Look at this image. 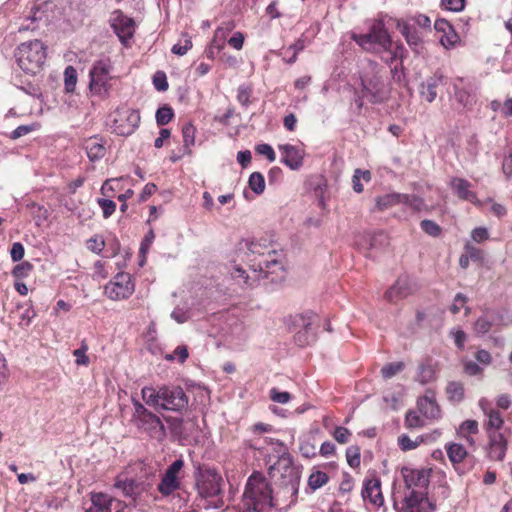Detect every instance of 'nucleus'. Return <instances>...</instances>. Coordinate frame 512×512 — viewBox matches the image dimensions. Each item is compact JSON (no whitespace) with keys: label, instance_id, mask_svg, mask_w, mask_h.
Instances as JSON below:
<instances>
[{"label":"nucleus","instance_id":"9d476101","mask_svg":"<svg viewBox=\"0 0 512 512\" xmlns=\"http://www.w3.org/2000/svg\"><path fill=\"white\" fill-rule=\"evenodd\" d=\"M363 97L373 103H383L388 98V89L383 78L376 74L361 78Z\"/></svg>","mask_w":512,"mask_h":512},{"label":"nucleus","instance_id":"bb28decb","mask_svg":"<svg viewBox=\"0 0 512 512\" xmlns=\"http://www.w3.org/2000/svg\"><path fill=\"white\" fill-rule=\"evenodd\" d=\"M450 186L453 192L462 200H466L469 202H476L477 196L474 192L470 191L471 183L459 177H454L450 181Z\"/></svg>","mask_w":512,"mask_h":512},{"label":"nucleus","instance_id":"052dcab7","mask_svg":"<svg viewBox=\"0 0 512 512\" xmlns=\"http://www.w3.org/2000/svg\"><path fill=\"white\" fill-rule=\"evenodd\" d=\"M405 424L408 428H418L422 427L423 421L420 419L419 415L414 411H408L405 418Z\"/></svg>","mask_w":512,"mask_h":512},{"label":"nucleus","instance_id":"4d7b16f0","mask_svg":"<svg viewBox=\"0 0 512 512\" xmlns=\"http://www.w3.org/2000/svg\"><path fill=\"white\" fill-rule=\"evenodd\" d=\"M466 0H441V6L452 12H460L465 7Z\"/></svg>","mask_w":512,"mask_h":512},{"label":"nucleus","instance_id":"39448f33","mask_svg":"<svg viewBox=\"0 0 512 512\" xmlns=\"http://www.w3.org/2000/svg\"><path fill=\"white\" fill-rule=\"evenodd\" d=\"M223 479L215 469L197 468L195 473V486L202 498H213L221 495Z\"/></svg>","mask_w":512,"mask_h":512},{"label":"nucleus","instance_id":"a19ab883","mask_svg":"<svg viewBox=\"0 0 512 512\" xmlns=\"http://www.w3.org/2000/svg\"><path fill=\"white\" fill-rule=\"evenodd\" d=\"M328 475L323 471L313 472L308 479V485L312 490H317L328 482Z\"/></svg>","mask_w":512,"mask_h":512},{"label":"nucleus","instance_id":"f03ea898","mask_svg":"<svg viewBox=\"0 0 512 512\" xmlns=\"http://www.w3.org/2000/svg\"><path fill=\"white\" fill-rule=\"evenodd\" d=\"M278 473V485L281 488L284 496L294 503L297 500L299 491L301 471L293 464V460L288 453H283L277 462L269 468V474L272 477Z\"/></svg>","mask_w":512,"mask_h":512},{"label":"nucleus","instance_id":"bf43d9fd","mask_svg":"<svg viewBox=\"0 0 512 512\" xmlns=\"http://www.w3.org/2000/svg\"><path fill=\"white\" fill-rule=\"evenodd\" d=\"M153 84L158 91H166L168 82L164 72L158 71L153 76Z\"/></svg>","mask_w":512,"mask_h":512},{"label":"nucleus","instance_id":"a878e982","mask_svg":"<svg viewBox=\"0 0 512 512\" xmlns=\"http://www.w3.org/2000/svg\"><path fill=\"white\" fill-rule=\"evenodd\" d=\"M443 75L435 72L421 84L420 94L428 102H433L437 97V87L442 84Z\"/></svg>","mask_w":512,"mask_h":512},{"label":"nucleus","instance_id":"412c9836","mask_svg":"<svg viewBox=\"0 0 512 512\" xmlns=\"http://www.w3.org/2000/svg\"><path fill=\"white\" fill-rule=\"evenodd\" d=\"M361 494L364 500H369L374 506L380 507L384 504V498L381 492V481L377 477L364 481Z\"/></svg>","mask_w":512,"mask_h":512},{"label":"nucleus","instance_id":"5fc2aeb1","mask_svg":"<svg viewBox=\"0 0 512 512\" xmlns=\"http://www.w3.org/2000/svg\"><path fill=\"white\" fill-rule=\"evenodd\" d=\"M38 124L32 123L29 125H20L18 126L10 135L11 139H18L22 136L29 134L30 132L35 131L38 128Z\"/></svg>","mask_w":512,"mask_h":512},{"label":"nucleus","instance_id":"f704fd0d","mask_svg":"<svg viewBox=\"0 0 512 512\" xmlns=\"http://www.w3.org/2000/svg\"><path fill=\"white\" fill-rule=\"evenodd\" d=\"M400 193H390L376 198V206L379 210L388 209L396 204L402 203Z\"/></svg>","mask_w":512,"mask_h":512},{"label":"nucleus","instance_id":"6e6d98bb","mask_svg":"<svg viewBox=\"0 0 512 512\" xmlns=\"http://www.w3.org/2000/svg\"><path fill=\"white\" fill-rule=\"evenodd\" d=\"M32 267L33 266L29 262L19 263L13 268L12 275L18 279L27 277L29 272L32 270Z\"/></svg>","mask_w":512,"mask_h":512},{"label":"nucleus","instance_id":"69168bd1","mask_svg":"<svg viewBox=\"0 0 512 512\" xmlns=\"http://www.w3.org/2000/svg\"><path fill=\"white\" fill-rule=\"evenodd\" d=\"M463 370L469 376H476L482 373L483 369L475 362L467 360L463 362Z\"/></svg>","mask_w":512,"mask_h":512},{"label":"nucleus","instance_id":"6ab92c4d","mask_svg":"<svg viewBox=\"0 0 512 512\" xmlns=\"http://www.w3.org/2000/svg\"><path fill=\"white\" fill-rule=\"evenodd\" d=\"M283 270V265L278 259V254L275 250L270 251L267 255H262L259 259L257 268H254V273L259 272L261 278H268L269 274L277 273Z\"/></svg>","mask_w":512,"mask_h":512},{"label":"nucleus","instance_id":"338daca9","mask_svg":"<svg viewBox=\"0 0 512 512\" xmlns=\"http://www.w3.org/2000/svg\"><path fill=\"white\" fill-rule=\"evenodd\" d=\"M191 48H192V41H191V39H190V38H186V39L184 40V43H183V44H182V43H177V44H175V45L172 47L171 51H172V53H174V54H176V55L183 56V55H185V54L188 52V50H190Z\"/></svg>","mask_w":512,"mask_h":512},{"label":"nucleus","instance_id":"9b49d317","mask_svg":"<svg viewBox=\"0 0 512 512\" xmlns=\"http://www.w3.org/2000/svg\"><path fill=\"white\" fill-rule=\"evenodd\" d=\"M134 292V285L128 273H118L105 286V294L112 300L126 299Z\"/></svg>","mask_w":512,"mask_h":512},{"label":"nucleus","instance_id":"680f3d73","mask_svg":"<svg viewBox=\"0 0 512 512\" xmlns=\"http://www.w3.org/2000/svg\"><path fill=\"white\" fill-rule=\"evenodd\" d=\"M27 207L30 209L34 217L38 218V220H44L47 218L48 211L43 206H40L35 202H31L27 204Z\"/></svg>","mask_w":512,"mask_h":512},{"label":"nucleus","instance_id":"0eeeda50","mask_svg":"<svg viewBox=\"0 0 512 512\" xmlns=\"http://www.w3.org/2000/svg\"><path fill=\"white\" fill-rule=\"evenodd\" d=\"M111 68L112 66L109 59H100L93 64L89 72V88L91 92L96 95L108 93L110 87L109 80L111 79L109 73Z\"/></svg>","mask_w":512,"mask_h":512},{"label":"nucleus","instance_id":"f257e3e1","mask_svg":"<svg viewBox=\"0 0 512 512\" xmlns=\"http://www.w3.org/2000/svg\"><path fill=\"white\" fill-rule=\"evenodd\" d=\"M273 506L270 483L260 472H253L247 479L242 495L243 512H269Z\"/></svg>","mask_w":512,"mask_h":512},{"label":"nucleus","instance_id":"0e129e2a","mask_svg":"<svg viewBox=\"0 0 512 512\" xmlns=\"http://www.w3.org/2000/svg\"><path fill=\"white\" fill-rule=\"evenodd\" d=\"M351 436V432L345 427H337L334 430L333 437L334 439L341 444H345L349 441V437Z\"/></svg>","mask_w":512,"mask_h":512},{"label":"nucleus","instance_id":"cd10ccee","mask_svg":"<svg viewBox=\"0 0 512 512\" xmlns=\"http://www.w3.org/2000/svg\"><path fill=\"white\" fill-rule=\"evenodd\" d=\"M114 499L104 493H91V506L86 512H111Z\"/></svg>","mask_w":512,"mask_h":512},{"label":"nucleus","instance_id":"c85d7f7f","mask_svg":"<svg viewBox=\"0 0 512 512\" xmlns=\"http://www.w3.org/2000/svg\"><path fill=\"white\" fill-rule=\"evenodd\" d=\"M113 28L121 41H125L126 39H130L133 36L134 21L129 17L120 16L115 20Z\"/></svg>","mask_w":512,"mask_h":512},{"label":"nucleus","instance_id":"f3484780","mask_svg":"<svg viewBox=\"0 0 512 512\" xmlns=\"http://www.w3.org/2000/svg\"><path fill=\"white\" fill-rule=\"evenodd\" d=\"M314 315L307 312L299 316V325L302 326L294 336L297 345L304 347L310 345L316 340V328L313 326Z\"/></svg>","mask_w":512,"mask_h":512},{"label":"nucleus","instance_id":"a18cd8bd","mask_svg":"<svg viewBox=\"0 0 512 512\" xmlns=\"http://www.w3.org/2000/svg\"><path fill=\"white\" fill-rule=\"evenodd\" d=\"M404 369L403 362H392L384 365L381 369V375L384 379H390Z\"/></svg>","mask_w":512,"mask_h":512},{"label":"nucleus","instance_id":"09e8293b","mask_svg":"<svg viewBox=\"0 0 512 512\" xmlns=\"http://www.w3.org/2000/svg\"><path fill=\"white\" fill-rule=\"evenodd\" d=\"M88 351V345L85 340L81 342L80 348L73 351V355L75 356V363L77 365L88 366L90 363L89 357L86 355Z\"/></svg>","mask_w":512,"mask_h":512},{"label":"nucleus","instance_id":"4468645a","mask_svg":"<svg viewBox=\"0 0 512 512\" xmlns=\"http://www.w3.org/2000/svg\"><path fill=\"white\" fill-rule=\"evenodd\" d=\"M183 466L184 461L182 458L176 459L168 466L158 485V491L162 495L168 496L179 489L180 481L177 474L182 470Z\"/></svg>","mask_w":512,"mask_h":512},{"label":"nucleus","instance_id":"ddd939ff","mask_svg":"<svg viewBox=\"0 0 512 512\" xmlns=\"http://www.w3.org/2000/svg\"><path fill=\"white\" fill-rule=\"evenodd\" d=\"M435 504L432 503L425 491L412 490L404 497L401 512H433Z\"/></svg>","mask_w":512,"mask_h":512},{"label":"nucleus","instance_id":"2eb2a0df","mask_svg":"<svg viewBox=\"0 0 512 512\" xmlns=\"http://www.w3.org/2000/svg\"><path fill=\"white\" fill-rule=\"evenodd\" d=\"M306 188L309 193L317 200L318 206L328 211L327 203L330 199L327 180L322 175H313L306 181Z\"/></svg>","mask_w":512,"mask_h":512},{"label":"nucleus","instance_id":"393cba45","mask_svg":"<svg viewBox=\"0 0 512 512\" xmlns=\"http://www.w3.org/2000/svg\"><path fill=\"white\" fill-rule=\"evenodd\" d=\"M114 487L120 489L125 497L130 498L133 501H135L136 498L146 489L143 482L135 479H117Z\"/></svg>","mask_w":512,"mask_h":512},{"label":"nucleus","instance_id":"c03bdc74","mask_svg":"<svg viewBox=\"0 0 512 512\" xmlns=\"http://www.w3.org/2000/svg\"><path fill=\"white\" fill-rule=\"evenodd\" d=\"M361 179H363L366 182L370 181V179H371L370 171H368V170L363 171L360 169L355 170L353 178H352V183H353V189L357 193H361L364 189L363 185L360 182Z\"/></svg>","mask_w":512,"mask_h":512},{"label":"nucleus","instance_id":"37998d69","mask_svg":"<svg viewBox=\"0 0 512 512\" xmlns=\"http://www.w3.org/2000/svg\"><path fill=\"white\" fill-rule=\"evenodd\" d=\"M155 117L157 124L159 126H164L172 120L174 117V111L170 106L164 105L157 109Z\"/></svg>","mask_w":512,"mask_h":512},{"label":"nucleus","instance_id":"49530a36","mask_svg":"<svg viewBox=\"0 0 512 512\" xmlns=\"http://www.w3.org/2000/svg\"><path fill=\"white\" fill-rule=\"evenodd\" d=\"M493 326V320L488 314H485L477 319L474 329L478 334H486Z\"/></svg>","mask_w":512,"mask_h":512},{"label":"nucleus","instance_id":"864d4df0","mask_svg":"<svg viewBox=\"0 0 512 512\" xmlns=\"http://www.w3.org/2000/svg\"><path fill=\"white\" fill-rule=\"evenodd\" d=\"M97 202L103 211L104 218H109L116 210V203L110 199L99 198Z\"/></svg>","mask_w":512,"mask_h":512},{"label":"nucleus","instance_id":"c756f323","mask_svg":"<svg viewBox=\"0 0 512 512\" xmlns=\"http://www.w3.org/2000/svg\"><path fill=\"white\" fill-rule=\"evenodd\" d=\"M84 149L90 161L101 159L105 155V147L102 142L96 138H89L84 142Z\"/></svg>","mask_w":512,"mask_h":512},{"label":"nucleus","instance_id":"5701e85b","mask_svg":"<svg viewBox=\"0 0 512 512\" xmlns=\"http://www.w3.org/2000/svg\"><path fill=\"white\" fill-rule=\"evenodd\" d=\"M419 412L427 419L437 420L441 417V410L434 396L424 395L417 400Z\"/></svg>","mask_w":512,"mask_h":512},{"label":"nucleus","instance_id":"473e14b6","mask_svg":"<svg viewBox=\"0 0 512 512\" xmlns=\"http://www.w3.org/2000/svg\"><path fill=\"white\" fill-rule=\"evenodd\" d=\"M447 455L453 464H457L463 461L467 455L466 449L463 445L458 443H451L446 446Z\"/></svg>","mask_w":512,"mask_h":512},{"label":"nucleus","instance_id":"774afa93","mask_svg":"<svg viewBox=\"0 0 512 512\" xmlns=\"http://www.w3.org/2000/svg\"><path fill=\"white\" fill-rule=\"evenodd\" d=\"M458 40V36L457 34L454 32V30L452 29V32H446V33H443V35L441 36L440 38V43L445 47V48H451L455 45V43L457 42Z\"/></svg>","mask_w":512,"mask_h":512},{"label":"nucleus","instance_id":"58836bf2","mask_svg":"<svg viewBox=\"0 0 512 512\" xmlns=\"http://www.w3.org/2000/svg\"><path fill=\"white\" fill-rule=\"evenodd\" d=\"M487 417L488 421L486 422L485 427L489 434L501 428L503 425V419L497 410H489Z\"/></svg>","mask_w":512,"mask_h":512},{"label":"nucleus","instance_id":"e433bc0d","mask_svg":"<svg viewBox=\"0 0 512 512\" xmlns=\"http://www.w3.org/2000/svg\"><path fill=\"white\" fill-rule=\"evenodd\" d=\"M435 377V371L431 364L422 363L419 365L418 373H417V381L421 384H426L431 382Z\"/></svg>","mask_w":512,"mask_h":512},{"label":"nucleus","instance_id":"7ed1b4c3","mask_svg":"<svg viewBox=\"0 0 512 512\" xmlns=\"http://www.w3.org/2000/svg\"><path fill=\"white\" fill-rule=\"evenodd\" d=\"M14 56L25 73L36 74L45 62L46 46L40 40L24 42L16 48Z\"/></svg>","mask_w":512,"mask_h":512},{"label":"nucleus","instance_id":"dca6fc26","mask_svg":"<svg viewBox=\"0 0 512 512\" xmlns=\"http://www.w3.org/2000/svg\"><path fill=\"white\" fill-rule=\"evenodd\" d=\"M405 487L410 491H425L430 478V470L427 469H402Z\"/></svg>","mask_w":512,"mask_h":512},{"label":"nucleus","instance_id":"6e6552de","mask_svg":"<svg viewBox=\"0 0 512 512\" xmlns=\"http://www.w3.org/2000/svg\"><path fill=\"white\" fill-rule=\"evenodd\" d=\"M161 409L182 413L187 410L189 398L180 386L160 387Z\"/></svg>","mask_w":512,"mask_h":512},{"label":"nucleus","instance_id":"f8f14e48","mask_svg":"<svg viewBox=\"0 0 512 512\" xmlns=\"http://www.w3.org/2000/svg\"><path fill=\"white\" fill-rule=\"evenodd\" d=\"M418 290V285L408 275H401L396 282L386 291L385 298L391 303H396Z\"/></svg>","mask_w":512,"mask_h":512},{"label":"nucleus","instance_id":"603ef678","mask_svg":"<svg viewBox=\"0 0 512 512\" xmlns=\"http://www.w3.org/2000/svg\"><path fill=\"white\" fill-rule=\"evenodd\" d=\"M346 459L350 467L356 468L360 465V449L357 446H350L346 450Z\"/></svg>","mask_w":512,"mask_h":512},{"label":"nucleus","instance_id":"aec40b11","mask_svg":"<svg viewBox=\"0 0 512 512\" xmlns=\"http://www.w3.org/2000/svg\"><path fill=\"white\" fill-rule=\"evenodd\" d=\"M281 162L291 170H298L303 165L304 151L291 144H280Z\"/></svg>","mask_w":512,"mask_h":512},{"label":"nucleus","instance_id":"20e7f679","mask_svg":"<svg viewBox=\"0 0 512 512\" xmlns=\"http://www.w3.org/2000/svg\"><path fill=\"white\" fill-rule=\"evenodd\" d=\"M351 39L355 41L364 51L379 53L389 51L392 46L391 37L382 20H376L365 34L352 33Z\"/></svg>","mask_w":512,"mask_h":512},{"label":"nucleus","instance_id":"c9c22d12","mask_svg":"<svg viewBox=\"0 0 512 512\" xmlns=\"http://www.w3.org/2000/svg\"><path fill=\"white\" fill-rule=\"evenodd\" d=\"M401 33L411 47H417L421 42V37L417 29L410 24H404L401 28Z\"/></svg>","mask_w":512,"mask_h":512},{"label":"nucleus","instance_id":"de8ad7c7","mask_svg":"<svg viewBox=\"0 0 512 512\" xmlns=\"http://www.w3.org/2000/svg\"><path fill=\"white\" fill-rule=\"evenodd\" d=\"M401 200L403 204L411 207L415 211H421L425 206L423 199L416 195L402 194Z\"/></svg>","mask_w":512,"mask_h":512},{"label":"nucleus","instance_id":"8fccbe9b","mask_svg":"<svg viewBox=\"0 0 512 512\" xmlns=\"http://www.w3.org/2000/svg\"><path fill=\"white\" fill-rule=\"evenodd\" d=\"M420 227L426 234L432 237H438L442 232L441 227L436 222L428 219L422 220Z\"/></svg>","mask_w":512,"mask_h":512},{"label":"nucleus","instance_id":"1a4fd4ad","mask_svg":"<svg viewBox=\"0 0 512 512\" xmlns=\"http://www.w3.org/2000/svg\"><path fill=\"white\" fill-rule=\"evenodd\" d=\"M140 122V114L137 110L122 108L114 113L112 129L117 135H131Z\"/></svg>","mask_w":512,"mask_h":512},{"label":"nucleus","instance_id":"e2e57ef3","mask_svg":"<svg viewBox=\"0 0 512 512\" xmlns=\"http://www.w3.org/2000/svg\"><path fill=\"white\" fill-rule=\"evenodd\" d=\"M255 150L258 154L266 156L270 162L276 159L275 152L269 144H259L255 147Z\"/></svg>","mask_w":512,"mask_h":512},{"label":"nucleus","instance_id":"13d9d810","mask_svg":"<svg viewBox=\"0 0 512 512\" xmlns=\"http://www.w3.org/2000/svg\"><path fill=\"white\" fill-rule=\"evenodd\" d=\"M270 398L274 402L286 404L290 401L291 395H290V393H288L286 391L281 392V391L277 390L276 388H272L270 390Z\"/></svg>","mask_w":512,"mask_h":512},{"label":"nucleus","instance_id":"79ce46f5","mask_svg":"<svg viewBox=\"0 0 512 512\" xmlns=\"http://www.w3.org/2000/svg\"><path fill=\"white\" fill-rule=\"evenodd\" d=\"M183 135V143L185 148V153H190V146L194 145L195 141V127L191 123H187L182 128Z\"/></svg>","mask_w":512,"mask_h":512},{"label":"nucleus","instance_id":"3c124183","mask_svg":"<svg viewBox=\"0 0 512 512\" xmlns=\"http://www.w3.org/2000/svg\"><path fill=\"white\" fill-rule=\"evenodd\" d=\"M478 422L475 420H466L464 421L458 430V433L461 437H466V435H474L478 433Z\"/></svg>","mask_w":512,"mask_h":512},{"label":"nucleus","instance_id":"a211bd4d","mask_svg":"<svg viewBox=\"0 0 512 512\" xmlns=\"http://www.w3.org/2000/svg\"><path fill=\"white\" fill-rule=\"evenodd\" d=\"M456 101L465 108H471L476 103L475 87L472 83H465L463 78H457L453 83Z\"/></svg>","mask_w":512,"mask_h":512},{"label":"nucleus","instance_id":"7c9ffc66","mask_svg":"<svg viewBox=\"0 0 512 512\" xmlns=\"http://www.w3.org/2000/svg\"><path fill=\"white\" fill-rule=\"evenodd\" d=\"M449 401L460 403L464 399V385L458 381H451L446 386Z\"/></svg>","mask_w":512,"mask_h":512},{"label":"nucleus","instance_id":"423d86ee","mask_svg":"<svg viewBox=\"0 0 512 512\" xmlns=\"http://www.w3.org/2000/svg\"><path fill=\"white\" fill-rule=\"evenodd\" d=\"M134 420L138 428L143 429L151 437L162 440L166 436L165 426L161 419L146 409L140 402H134Z\"/></svg>","mask_w":512,"mask_h":512},{"label":"nucleus","instance_id":"4be33fe9","mask_svg":"<svg viewBox=\"0 0 512 512\" xmlns=\"http://www.w3.org/2000/svg\"><path fill=\"white\" fill-rule=\"evenodd\" d=\"M358 247L364 250H381L389 245V238L383 231H378L373 234L364 233L361 235L360 241L357 242Z\"/></svg>","mask_w":512,"mask_h":512},{"label":"nucleus","instance_id":"4c0bfd02","mask_svg":"<svg viewBox=\"0 0 512 512\" xmlns=\"http://www.w3.org/2000/svg\"><path fill=\"white\" fill-rule=\"evenodd\" d=\"M248 184L250 189L255 194H262L265 189V179L264 176L260 172H253L248 180Z\"/></svg>","mask_w":512,"mask_h":512},{"label":"nucleus","instance_id":"b1692460","mask_svg":"<svg viewBox=\"0 0 512 512\" xmlns=\"http://www.w3.org/2000/svg\"><path fill=\"white\" fill-rule=\"evenodd\" d=\"M489 440L488 456L490 459L502 461L507 448L504 436L497 431H493L489 434Z\"/></svg>","mask_w":512,"mask_h":512},{"label":"nucleus","instance_id":"72a5a7b5","mask_svg":"<svg viewBox=\"0 0 512 512\" xmlns=\"http://www.w3.org/2000/svg\"><path fill=\"white\" fill-rule=\"evenodd\" d=\"M141 394L146 404L161 408L160 387L157 390L152 387H144Z\"/></svg>","mask_w":512,"mask_h":512},{"label":"nucleus","instance_id":"ea45409f","mask_svg":"<svg viewBox=\"0 0 512 512\" xmlns=\"http://www.w3.org/2000/svg\"><path fill=\"white\" fill-rule=\"evenodd\" d=\"M77 83V71L73 66H67L64 71V86L66 92L70 93L75 90Z\"/></svg>","mask_w":512,"mask_h":512},{"label":"nucleus","instance_id":"2f4dec72","mask_svg":"<svg viewBox=\"0 0 512 512\" xmlns=\"http://www.w3.org/2000/svg\"><path fill=\"white\" fill-rule=\"evenodd\" d=\"M231 276L235 280H242L245 287H253L260 280V275L250 276L240 266H235L233 268Z\"/></svg>","mask_w":512,"mask_h":512}]
</instances>
